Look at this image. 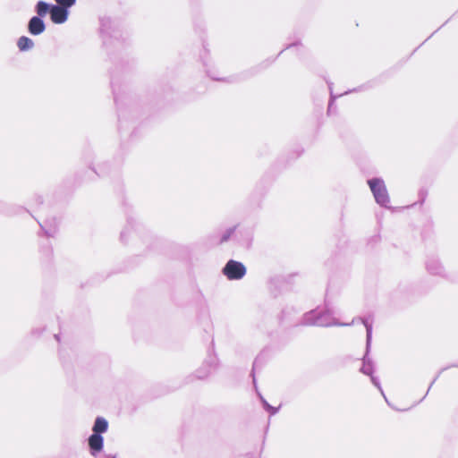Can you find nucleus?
Listing matches in <instances>:
<instances>
[{"instance_id": "obj_15", "label": "nucleus", "mask_w": 458, "mask_h": 458, "mask_svg": "<svg viewBox=\"0 0 458 458\" xmlns=\"http://www.w3.org/2000/svg\"><path fill=\"white\" fill-rule=\"evenodd\" d=\"M234 228H229L226 230V232L223 234L221 241L225 242L227 241L230 236L233 233Z\"/></svg>"}, {"instance_id": "obj_11", "label": "nucleus", "mask_w": 458, "mask_h": 458, "mask_svg": "<svg viewBox=\"0 0 458 458\" xmlns=\"http://www.w3.org/2000/svg\"><path fill=\"white\" fill-rule=\"evenodd\" d=\"M51 6L52 5L48 4L44 1L38 2L36 5V12L38 15V17L41 18L44 17L47 13H50Z\"/></svg>"}, {"instance_id": "obj_12", "label": "nucleus", "mask_w": 458, "mask_h": 458, "mask_svg": "<svg viewBox=\"0 0 458 458\" xmlns=\"http://www.w3.org/2000/svg\"><path fill=\"white\" fill-rule=\"evenodd\" d=\"M56 2V5L58 7H64L68 10L70 7L73 6L76 3V0H55Z\"/></svg>"}, {"instance_id": "obj_5", "label": "nucleus", "mask_w": 458, "mask_h": 458, "mask_svg": "<svg viewBox=\"0 0 458 458\" xmlns=\"http://www.w3.org/2000/svg\"><path fill=\"white\" fill-rule=\"evenodd\" d=\"M69 15V11L64 7H58V5H52L50 9L51 21L55 24L64 23Z\"/></svg>"}, {"instance_id": "obj_10", "label": "nucleus", "mask_w": 458, "mask_h": 458, "mask_svg": "<svg viewBox=\"0 0 458 458\" xmlns=\"http://www.w3.org/2000/svg\"><path fill=\"white\" fill-rule=\"evenodd\" d=\"M17 47L20 51H28L34 47V42L28 37L22 36L17 41Z\"/></svg>"}, {"instance_id": "obj_3", "label": "nucleus", "mask_w": 458, "mask_h": 458, "mask_svg": "<svg viewBox=\"0 0 458 458\" xmlns=\"http://www.w3.org/2000/svg\"><path fill=\"white\" fill-rule=\"evenodd\" d=\"M360 321L364 325L367 333L366 354L363 358V364L360 368V371L365 375L371 376L373 372V365L371 360L368 358V352L369 351L372 340V321L369 318H360Z\"/></svg>"}, {"instance_id": "obj_7", "label": "nucleus", "mask_w": 458, "mask_h": 458, "mask_svg": "<svg viewBox=\"0 0 458 458\" xmlns=\"http://www.w3.org/2000/svg\"><path fill=\"white\" fill-rule=\"evenodd\" d=\"M29 32L32 35H40L46 30L43 20L38 16H33L28 24Z\"/></svg>"}, {"instance_id": "obj_17", "label": "nucleus", "mask_w": 458, "mask_h": 458, "mask_svg": "<svg viewBox=\"0 0 458 458\" xmlns=\"http://www.w3.org/2000/svg\"><path fill=\"white\" fill-rule=\"evenodd\" d=\"M106 458H117V457L114 455H108Z\"/></svg>"}, {"instance_id": "obj_14", "label": "nucleus", "mask_w": 458, "mask_h": 458, "mask_svg": "<svg viewBox=\"0 0 458 458\" xmlns=\"http://www.w3.org/2000/svg\"><path fill=\"white\" fill-rule=\"evenodd\" d=\"M42 229L45 231L46 234L47 236H54L56 233V226L49 227L47 228V225L45 224L44 225H41Z\"/></svg>"}, {"instance_id": "obj_8", "label": "nucleus", "mask_w": 458, "mask_h": 458, "mask_svg": "<svg viewBox=\"0 0 458 458\" xmlns=\"http://www.w3.org/2000/svg\"><path fill=\"white\" fill-rule=\"evenodd\" d=\"M89 445L90 448V453L92 455H95L97 453L100 452L104 446V438L101 435L92 434L89 437Z\"/></svg>"}, {"instance_id": "obj_6", "label": "nucleus", "mask_w": 458, "mask_h": 458, "mask_svg": "<svg viewBox=\"0 0 458 458\" xmlns=\"http://www.w3.org/2000/svg\"><path fill=\"white\" fill-rule=\"evenodd\" d=\"M427 270L434 276H445L446 271L441 261L437 258H430L426 263Z\"/></svg>"}, {"instance_id": "obj_1", "label": "nucleus", "mask_w": 458, "mask_h": 458, "mask_svg": "<svg viewBox=\"0 0 458 458\" xmlns=\"http://www.w3.org/2000/svg\"><path fill=\"white\" fill-rule=\"evenodd\" d=\"M354 323L352 319V323H340L337 318L334 316V312L330 310H311L307 312L302 318V324L306 326H318V327H331L340 326L347 327Z\"/></svg>"}, {"instance_id": "obj_2", "label": "nucleus", "mask_w": 458, "mask_h": 458, "mask_svg": "<svg viewBox=\"0 0 458 458\" xmlns=\"http://www.w3.org/2000/svg\"><path fill=\"white\" fill-rule=\"evenodd\" d=\"M368 184L376 202L384 208H388L390 199L384 180L381 178H372L368 180Z\"/></svg>"}, {"instance_id": "obj_9", "label": "nucleus", "mask_w": 458, "mask_h": 458, "mask_svg": "<svg viewBox=\"0 0 458 458\" xmlns=\"http://www.w3.org/2000/svg\"><path fill=\"white\" fill-rule=\"evenodd\" d=\"M108 428V422L107 420L103 417H98L95 420L92 431L94 434L101 435L107 431Z\"/></svg>"}, {"instance_id": "obj_4", "label": "nucleus", "mask_w": 458, "mask_h": 458, "mask_svg": "<svg viewBox=\"0 0 458 458\" xmlns=\"http://www.w3.org/2000/svg\"><path fill=\"white\" fill-rule=\"evenodd\" d=\"M245 266L239 261L231 259L223 267V274L228 280H240L246 275Z\"/></svg>"}, {"instance_id": "obj_13", "label": "nucleus", "mask_w": 458, "mask_h": 458, "mask_svg": "<svg viewBox=\"0 0 458 458\" xmlns=\"http://www.w3.org/2000/svg\"><path fill=\"white\" fill-rule=\"evenodd\" d=\"M261 402L263 403V406L264 408L268 411L270 412L271 415H275L277 411H278V409L277 408H275L273 406H271L264 398L261 397Z\"/></svg>"}, {"instance_id": "obj_16", "label": "nucleus", "mask_w": 458, "mask_h": 458, "mask_svg": "<svg viewBox=\"0 0 458 458\" xmlns=\"http://www.w3.org/2000/svg\"><path fill=\"white\" fill-rule=\"evenodd\" d=\"M371 381H372V383H373V384H374V385H375V386L379 389V391L381 392V394H382L383 395H385V394H384V392H383V390H382V388H381V386H380V384H379L378 380H377L376 377H371ZM384 397H386V396H384ZM385 399L386 400V398H385Z\"/></svg>"}]
</instances>
